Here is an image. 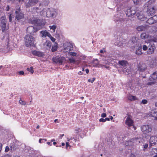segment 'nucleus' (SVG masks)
Returning <instances> with one entry per match:
<instances>
[{
    "instance_id": "obj_24",
    "label": "nucleus",
    "mask_w": 157,
    "mask_h": 157,
    "mask_svg": "<svg viewBox=\"0 0 157 157\" xmlns=\"http://www.w3.org/2000/svg\"><path fill=\"white\" fill-rule=\"evenodd\" d=\"M150 115L152 117H154L155 118V117H157V110H152L151 112Z\"/></svg>"
},
{
    "instance_id": "obj_60",
    "label": "nucleus",
    "mask_w": 157,
    "mask_h": 157,
    "mask_svg": "<svg viewBox=\"0 0 157 157\" xmlns=\"http://www.w3.org/2000/svg\"><path fill=\"white\" fill-rule=\"evenodd\" d=\"M152 84H154V82H148L147 83V85H151Z\"/></svg>"
},
{
    "instance_id": "obj_34",
    "label": "nucleus",
    "mask_w": 157,
    "mask_h": 157,
    "mask_svg": "<svg viewBox=\"0 0 157 157\" xmlns=\"http://www.w3.org/2000/svg\"><path fill=\"white\" fill-rule=\"evenodd\" d=\"M27 70L28 71H30L32 74H33L34 72L33 67H31L30 68H27Z\"/></svg>"
},
{
    "instance_id": "obj_19",
    "label": "nucleus",
    "mask_w": 157,
    "mask_h": 157,
    "mask_svg": "<svg viewBox=\"0 0 157 157\" xmlns=\"http://www.w3.org/2000/svg\"><path fill=\"white\" fill-rule=\"evenodd\" d=\"M40 33L42 35L41 36L43 37H45L47 36L48 37L49 36H50V34L46 30L41 31Z\"/></svg>"
},
{
    "instance_id": "obj_59",
    "label": "nucleus",
    "mask_w": 157,
    "mask_h": 157,
    "mask_svg": "<svg viewBox=\"0 0 157 157\" xmlns=\"http://www.w3.org/2000/svg\"><path fill=\"white\" fill-rule=\"evenodd\" d=\"M130 157H136L135 156V155L133 154H131V155H130Z\"/></svg>"
},
{
    "instance_id": "obj_20",
    "label": "nucleus",
    "mask_w": 157,
    "mask_h": 157,
    "mask_svg": "<svg viewBox=\"0 0 157 157\" xmlns=\"http://www.w3.org/2000/svg\"><path fill=\"white\" fill-rule=\"evenodd\" d=\"M1 25L6 24L7 21L6 17L5 16L1 17L0 18Z\"/></svg>"
},
{
    "instance_id": "obj_44",
    "label": "nucleus",
    "mask_w": 157,
    "mask_h": 157,
    "mask_svg": "<svg viewBox=\"0 0 157 157\" xmlns=\"http://www.w3.org/2000/svg\"><path fill=\"white\" fill-rule=\"evenodd\" d=\"M143 146L144 149H146L148 147V144L147 143L143 145Z\"/></svg>"
},
{
    "instance_id": "obj_22",
    "label": "nucleus",
    "mask_w": 157,
    "mask_h": 157,
    "mask_svg": "<svg viewBox=\"0 0 157 157\" xmlns=\"http://www.w3.org/2000/svg\"><path fill=\"white\" fill-rule=\"evenodd\" d=\"M79 135L78 134H77L76 135V136L75 137H71L70 139H68V140L69 141L70 140H72L73 139H74L75 142H76L77 141H79Z\"/></svg>"
},
{
    "instance_id": "obj_37",
    "label": "nucleus",
    "mask_w": 157,
    "mask_h": 157,
    "mask_svg": "<svg viewBox=\"0 0 157 157\" xmlns=\"http://www.w3.org/2000/svg\"><path fill=\"white\" fill-rule=\"evenodd\" d=\"M152 17L155 23L157 22V15H154Z\"/></svg>"
},
{
    "instance_id": "obj_39",
    "label": "nucleus",
    "mask_w": 157,
    "mask_h": 157,
    "mask_svg": "<svg viewBox=\"0 0 157 157\" xmlns=\"http://www.w3.org/2000/svg\"><path fill=\"white\" fill-rule=\"evenodd\" d=\"M95 79V78H93L92 79H89L88 80V81L89 82H91V83H92L94 81V80Z\"/></svg>"
},
{
    "instance_id": "obj_45",
    "label": "nucleus",
    "mask_w": 157,
    "mask_h": 157,
    "mask_svg": "<svg viewBox=\"0 0 157 157\" xmlns=\"http://www.w3.org/2000/svg\"><path fill=\"white\" fill-rule=\"evenodd\" d=\"M138 140V138H133L131 139V141L135 143V142Z\"/></svg>"
},
{
    "instance_id": "obj_15",
    "label": "nucleus",
    "mask_w": 157,
    "mask_h": 157,
    "mask_svg": "<svg viewBox=\"0 0 157 157\" xmlns=\"http://www.w3.org/2000/svg\"><path fill=\"white\" fill-rule=\"evenodd\" d=\"M157 142V136H151L150 139V143L151 145L150 147L152 144H155Z\"/></svg>"
},
{
    "instance_id": "obj_61",
    "label": "nucleus",
    "mask_w": 157,
    "mask_h": 157,
    "mask_svg": "<svg viewBox=\"0 0 157 157\" xmlns=\"http://www.w3.org/2000/svg\"><path fill=\"white\" fill-rule=\"evenodd\" d=\"M85 71H86V72L87 74H88L89 73V70L88 69H86V70H85Z\"/></svg>"
},
{
    "instance_id": "obj_63",
    "label": "nucleus",
    "mask_w": 157,
    "mask_h": 157,
    "mask_svg": "<svg viewBox=\"0 0 157 157\" xmlns=\"http://www.w3.org/2000/svg\"><path fill=\"white\" fill-rule=\"evenodd\" d=\"M45 140H42V141L44 142L43 143H45L46 142V141L47 140L46 139H45Z\"/></svg>"
},
{
    "instance_id": "obj_56",
    "label": "nucleus",
    "mask_w": 157,
    "mask_h": 157,
    "mask_svg": "<svg viewBox=\"0 0 157 157\" xmlns=\"http://www.w3.org/2000/svg\"><path fill=\"white\" fill-rule=\"evenodd\" d=\"M2 148V144H0V152H1Z\"/></svg>"
},
{
    "instance_id": "obj_17",
    "label": "nucleus",
    "mask_w": 157,
    "mask_h": 157,
    "mask_svg": "<svg viewBox=\"0 0 157 157\" xmlns=\"http://www.w3.org/2000/svg\"><path fill=\"white\" fill-rule=\"evenodd\" d=\"M32 53L34 55L36 56L39 57H42L44 56V54L43 52L36 50L32 51Z\"/></svg>"
},
{
    "instance_id": "obj_3",
    "label": "nucleus",
    "mask_w": 157,
    "mask_h": 157,
    "mask_svg": "<svg viewBox=\"0 0 157 157\" xmlns=\"http://www.w3.org/2000/svg\"><path fill=\"white\" fill-rule=\"evenodd\" d=\"M140 129L143 134L147 135L148 133L151 132L152 128L149 124L143 125L140 127Z\"/></svg>"
},
{
    "instance_id": "obj_13",
    "label": "nucleus",
    "mask_w": 157,
    "mask_h": 157,
    "mask_svg": "<svg viewBox=\"0 0 157 157\" xmlns=\"http://www.w3.org/2000/svg\"><path fill=\"white\" fill-rule=\"evenodd\" d=\"M138 68L139 71H143L146 69L147 67L145 63L143 62H140L138 65Z\"/></svg>"
},
{
    "instance_id": "obj_33",
    "label": "nucleus",
    "mask_w": 157,
    "mask_h": 157,
    "mask_svg": "<svg viewBox=\"0 0 157 157\" xmlns=\"http://www.w3.org/2000/svg\"><path fill=\"white\" fill-rule=\"evenodd\" d=\"M45 44L49 48H50L51 46L52 43L50 41L47 40L45 42Z\"/></svg>"
},
{
    "instance_id": "obj_53",
    "label": "nucleus",
    "mask_w": 157,
    "mask_h": 157,
    "mask_svg": "<svg viewBox=\"0 0 157 157\" xmlns=\"http://www.w3.org/2000/svg\"><path fill=\"white\" fill-rule=\"evenodd\" d=\"M33 10H34L36 11L37 12V10H39V8L38 7H35L33 8Z\"/></svg>"
},
{
    "instance_id": "obj_23",
    "label": "nucleus",
    "mask_w": 157,
    "mask_h": 157,
    "mask_svg": "<svg viewBox=\"0 0 157 157\" xmlns=\"http://www.w3.org/2000/svg\"><path fill=\"white\" fill-rule=\"evenodd\" d=\"M136 29L138 31H143L145 29L146 27L143 25L139 26L137 27Z\"/></svg>"
},
{
    "instance_id": "obj_40",
    "label": "nucleus",
    "mask_w": 157,
    "mask_h": 157,
    "mask_svg": "<svg viewBox=\"0 0 157 157\" xmlns=\"http://www.w3.org/2000/svg\"><path fill=\"white\" fill-rule=\"evenodd\" d=\"M19 103L20 104L24 105L26 104V103L25 101H22L21 99L19 100Z\"/></svg>"
},
{
    "instance_id": "obj_42",
    "label": "nucleus",
    "mask_w": 157,
    "mask_h": 157,
    "mask_svg": "<svg viewBox=\"0 0 157 157\" xmlns=\"http://www.w3.org/2000/svg\"><path fill=\"white\" fill-rule=\"evenodd\" d=\"M143 49L144 51H146L147 50L148 47L145 45H144L143 46Z\"/></svg>"
},
{
    "instance_id": "obj_47",
    "label": "nucleus",
    "mask_w": 157,
    "mask_h": 157,
    "mask_svg": "<svg viewBox=\"0 0 157 157\" xmlns=\"http://www.w3.org/2000/svg\"><path fill=\"white\" fill-rule=\"evenodd\" d=\"M9 19L10 22H11L12 20V14H10V15L9 16Z\"/></svg>"
},
{
    "instance_id": "obj_32",
    "label": "nucleus",
    "mask_w": 157,
    "mask_h": 157,
    "mask_svg": "<svg viewBox=\"0 0 157 157\" xmlns=\"http://www.w3.org/2000/svg\"><path fill=\"white\" fill-rule=\"evenodd\" d=\"M133 3L136 5H138L140 4V0H133Z\"/></svg>"
},
{
    "instance_id": "obj_30",
    "label": "nucleus",
    "mask_w": 157,
    "mask_h": 157,
    "mask_svg": "<svg viewBox=\"0 0 157 157\" xmlns=\"http://www.w3.org/2000/svg\"><path fill=\"white\" fill-rule=\"evenodd\" d=\"M49 27L51 29H52L53 30V32H54L56 28V25H54L52 26H49Z\"/></svg>"
},
{
    "instance_id": "obj_14",
    "label": "nucleus",
    "mask_w": 157,
    "mask_h": 157,
    "mask_svg": "<svg viewBox=\"0 0 157 157\" xmlns=\"http://www.w3.org/2000/svg\"><path fill=\"white\" fill-rule=\"evenodd\" d=\"M126 15H128V16L129 17L130 16L133 15L137 13L136 10L133 8H131L130 9L127 10L126 12Z\"/></svg>"
},
{
    "instance_id": "obj_27",
    "label": "nucleus",
    "mask_w": 157,
    "mask_h": 157,
    "mask_svg": "<svg viewBox=\"0 0 157 157\" xmlns=\"http://www.w3.org/2000/svg\"><path fill=\"white\" fill-rule=\"evenodd\" d=\"M141 38L143 39H145L148 37V36L146 33H141L140 35Z\"/></svg>"
},
{
    "instance_id": "obj_36",
    "label": "nucleus",
    "mask_w": 157,
    "mask_h": 157,
    "mask_svg": "<svg viewBox=\"0 0 157 157\" xmlns=\"http://www.w3.org/2000/svg\"><path fill=\"white\" fill-rule=\"evenodd\" d=\"M75 131L76 132V133L78 134L80 132H81L82 131V129L80 128H76L75 129Z\"/></svg>"
},
{
    "instance_id": "obj_25",
    "label": "nucleus",
    "mask_w": 157,
    "mask_h": 157,
    "mask_svg": "<svg viewBox=\"0 0 157 157\" xmlns=\"http://www.w3.org/2000/svg\"><path fill=\"white\" fill-rule=\"evenodd\" d=\"M146 23L148 24V25H151L155 23L152 17L148 19L146 21Z\"/></svg>"
},
{
    "instance_id": "obj_9",
    "label": "nucleus",
    "mask_w": 157,
    "mask_h": 157,
    "mask_svg": "<svg viewBox=\"0 0 157 157\" xmlns=\"http://www.w3.org/2000/svg\"><path fill=\"white\" fill-rule=\"evenodd\" d=\"M147 13L149 16H152L154 15L155 12V10L153 7H151L147 6Z\"/></svg>"
},
{
    "instance_id": "obj_8",
    "label": "nucleus",
    "mask_w": 157,
    "mask_h": 157,
    "mask_svg": "<svg viewBox=\"0 0 157 157\" xmlns=\"http://www.w3.org/2000/svg\"><path fill=\"white\" fill-rule=\"evenodd\" d=\"M64 58L61 57L56 56L52 58V60L56 63L61 65L63 62Z\"/></svg>"
},
{
    "instance_id": "obj_1",
    "label": "nucleus",
    "mask_w": 157,
    "mask_h": 157,
    "mask_svg": "<svg viewBox=\"0 0 157 157\" xmlns=\"http://www.w3.org/2000/svg\"><path fill=\"white\" fill-rule=\"evenodd\" d=\"M25 45L27 47L34 46L35 39L32 36L27 34L25 38Z\"/></svg>"
},
{
    "instance_id": "obj_11",
    "label": "nucleus",
    "mask_w": 157,
    "mask_h": 157,
    "mask_svg": "<svg viewBox=\"0 0 157 157\" xmlns=\"http://www.w3.org/2000/svg\"><path fill=\"white\" fill-rule=\"evenodd\" d=\"M27 32L30 34H33L37 31L36 29H35L34 27L33 26H29L27 29Z\"/></svg>"
},
{
    "instance_id": "obj_35",
    "label": "nucleus",
    "mask_w": 157,
    "mask_h": 157,
    "mask_svg": "<svg viewBox=\"0 0 157 157\" xmlns=\"http://www.w3.org/2000/svg\"><path fill=\"white\" fill-rule=\"evenodd\" d=\"M69 60L71 63L74 64L75 63V60L73 58L69 59Z\"/></svg>"
},
{
    "instance_id": "obj_2",
    "label": "nucleus",
    "mask_w": 157,
    "mask_h": 157,
    "mask_svg": "<svg viewBox=\"0 0 157 157\" xmlns=\"http://www.w3.org/2000/svg\"><path fill=\"white\" fill-rule=\"evenodd\" d=\"M43 15H46V17H52L56 13V11L54 9L52 8H47L44 9L40 12V13L43 14Z\"/></svg>"
},
{
    "instance_id": "obj_29",
    "label": "nucleus",
    "mask_w": 157,
    "mask_h": 157,
    "mask_svg": "<svg viewBox=\"0 0 157 157\" xmlns=\"http://www.w3.org/2000/svg\"><path fill=\"white\" fill-rule=\"evenodd\" d=\"M2 31L3 32H4L6 30V24H3L1 25Z\"/></svg>"
},
{
    "instance_id": "obj_50",
    "label": "nucleus",
    "mask_w": 157,
    "mask_h": 157,
    "mask_svg": "<svg viewBox=\"0 0 157 157\" xmlns=\"http://www.w3.org/2000/svg\"><path fill=\"white\" fill-rule=\"evenodd\" d=\"M19 72V73L20 75H24V72L22 71H19V72Z\"/></svg>"
},
{
    "instance_id": "obj_6",
    "label": "nucleus",
    "mask_w": 157,
    "mask_h": 157,
    "mask_svg": "<svg viewBox=\"0 0 157 157\" xmlns=\"http://www.w3.org/2000/svg\"><path fill=\"white\" fill-rule=\"evenodd\" d=\"M31 23L36 26H42L45 25V23L42 20L37 19V18L33 17L31 21Z\"/></svg>"
},
{
    "instance_id": "obj_10",
    "label": "nucleus",
    "mask_w": 157,
    "mask_h": 157,
    "mask_svg": "<svg viewBox=\"0 0 157 157\" xmlns=\"http://www.w3.org/2000/svg\"><path fill=\"white\" fill-rule=\"evenodd\" d=\"M39 2V0H29L25 6L27 8L35 6Z\"/></svg>"
},
{
    "instance_id": "obj_41",
    "label": "nucleus",
    "mask_w": 157,
    "mask_h": 157,
    "mask_svg": "<svg viewBox=\"0 0 157 157\" xmlns=\"http://www.w3.org/2000/svg\"><path fill=\"white\" fill-rule=\"evenodd\" d=\"M147 101L146 99H143L141 102V103L143 104H147Z\"/></svg>"
},
{
    "instance_id": "obj_64",
    "label": "nucleus",
    "mask_w": 157,
    "mask_h": 157,
    "mask_svg": "<svg viewBox=\"0 0 157 157\" xmlns=\"http://www.w3.org/2000/svg\"><path fill=\"white\" fill-rule=\"evenodd\" d=\"M13 157H20V156L18 155H15Z\"/></svg>"
},
{
    "instance_id": "obj_26",
    "label": "nucleus",
    "mask_w": 157,
    "mask_h": 157,
    "mask_svg": "<svg viewBox=\"0 0 157 157\" xmlns=\"http://www.w3.org/2000/svg\"><path fill=\"white\" fill-rule=\"evenodd\" d=\"M58 44L56 43H55L52 46V48L51 49L52 52H55L57 51L58 48L57 45Z\"/></svg>"
},
{
    "instance_id": "obj_62",
    "label": "nucleus",
    "mask_w": 157,
    "mask_h": 157,
    "mask_svg": "<svg viewBox=\"0 0 157 157\" xmlns=\"http://www.w3.org/2000/svg\"><path fill=\"white\" fill-rule=\"evenodd\" d=\"M132 126H133V128H134V130H136V127H135V125H134V124H133V125H132Z\"/></svg>"
},
{
    "instance_id": "obj_16",
    "label": "nucleus",
    "mask_w": 157,
    "mask_h": 157,
    "mask_svg": "<svg viewBox=\"0 0 157 157\" xmlns=\"http://www.w3.org/2000/svg\"><path fill=\"white\" fill-rule=\"evenodd\" d=\"M148 49L147 51V53L148 54H151L153 53L155 48V46L150 44L148 46Z\"/></svg>"
},
{
    "instance_id": "obj_28",
    "label": "nucleus",
    "mask_w": 157,
    "mask_h": 157,
    "mask_svg": "<svg viewBox=\"0 0 157 157\" xmlns=\"http://www.w3.org/2000/svg\"><path fill=\"white\" fill-rule=\"evenodd\" d=\"M128 99L131 101H135L137 100V98L136 96L131 95L129 96Z\"/></svg>"
},
{
    "instance_id": "obj_7",
    "label": "nucleus",
    "mask_w": 157,
    "mask_h": 157,
    "mask_svg": "<svg viewBox=\"0 0 157 157\" xmlns=\"http://www.w3.org/2000/svg\"><path fill=\"white\" fill-rule=\"evenodd\" d=\"M125 121V124L128 127L132 126L134 124L133 121L132 119V117L129 114H127V116Z\"/></svg>"
},
{
    "instance_id": "obj_43",
    "label": "nucleus",
    "mask_w": 157,
    "mask_h": 157,
    "mask_svg": "<svg viewBox=\"0 0 157 157\" xmlns=\"http://www.w3.org/2000/svg\"><path fill=\"white\" fill-rule=\"evenodd\" d=\"M69 54L70 55L74 56H75L77 55V53L75 52H70Z\"/></svg>"
},
{
    "instance_id": "obj_57",
    "label": "nucleus",
    "mask_w": 157,
    "mask_h": 157,
    "mask_svg": "<svg viewBox=\"0 0 157 157\" xmlns=\"http://www.w3.org/2000/svg\"><path fill=\"white\" fill-rule=\"evenodd\" d=\"M4 157H11V156L8 154H6L4 155Z\"/></svg>"
},
{
    "instance_id": "obj_4",
    "label": "nucleus",
    "mask_w": 157,
    "mask_h": 157,
    "mask_svg": "<svg viewBox=\"0 0 157 157\" xmlns=\"http://www.w3.org/2000/svg\"><path fill=\"white\" fill-rule=\"evenodd\" d=\"M15 13V19L17 20H19L24 17V14L21 11L20 7L19 6H17L16 7Z\"/></svg>"
},
{
    "instance_id": "obj_38",
    "label": "nucleus",
    "mask_w": 157,
    "mask_h": 157,
    "mask_svg": "<svg viewBox=\"0 0 157 157\" xmlns=\"http://www.w3.org/2000/svg\"><path fill=\"white\" fill-rule=\"evenodd\" d=\"M48 37L50 38L51 40L53 42H55L56 40V39L53 37L52 36L51 34H50V36H49Z\"/></svg>"
},
{
    "instance_id": "obj_31",
    "label": "nucleus",
    "mask_w": 157,
    "mask_h": 157,
    "mask_svg": "<svg viewBox=\"0 0 157 157\" xmlns=\"http://www.w3.org/2000/svg\"><path fill=\"white\" fill-rule=\"evenodd\" d=\"M110 120V119L108 118H106L105 119H103L102 118H101L99 119L100 122H105L106 121H109Z\"/></svg>"
},
{
    "instance_id": "obj_54",
    "label": "nucleus",
    "mask_w": 157,
    "mask_h": 157,
    "mask_svg": "<svg viewBox=\"0 0 157 157\" xmlns=\"http://www.w3.org/2000/svg\"><path fill=\"white\" fill-rule=\"evenodd\" d=\"M68 146L70 147V146L69 145L68 143V142H67L66 143V148H67Z\"/></svg>"
},
{
    "instance_id": "obj_49",
    "label": "nucleus",
    "mask_w": 157,
    "mask_h": 157,
    "mask_svg": "<svg viewBox=\"0 0 157 157\" xmlns=\"http://www.w3.org/2000/svg\"><path fill=\"white\" fill-rule=\"evenodd\" d=\"M42 140H45V139H40L39 140V142L40 143H43L44 142V141H42Z\"/></svg>"
},
{
    "instance_id": "obj_46",
    "label": "nucleus",
    "mask_w": 157,
    "mask_h": 157,
    "mask_svg": "<svg viewBox=\"0 0 157 157\" xmlns=\"http://www.w3.org/2000/svg\"><path fill=\"white\" fill-rule=\"evenodd\" d=\"M9 148L8 146H6V147L5 149V152H7L9 151Z\"/></svg>"
},
{
    "instance_id": "obj_48",
    "label": "nucleus",
    "mask_w": 157,
    "mask_h": 157,
    "mask_svg": "<svg viewBox=\"0 0 157 157\" xmlns=\"http://www.w3.org/2000/svg\"><path fill=\"white\" fill-rule=\"evenodd\" d=\"M106 116V114L105 113H103L101 114V117H105Z\"/></svg>"
},
{
    "instance_id": "obj_58",
    "label": "nucleus",
    "mask_w": 157,
    "mask_h": 157,
    "mask_svg": "<svg viewBox=\"0 0 157 157\" xmlns=\"http://www.w3.org/2000/svg\"><path fill=\"white\" fill-rule=\"evenodd\" d=\"M47 144L49 145L50 146H51L52 145V142H51H51H47Z\"/></svg>"
},
{
    "instance_id": "obj_52",
    "label": "nucleus",
    "mask_w": 157,
    "mask_h": 157,
    "mask_svg": "<svg viewBox=\"0 0 157 157\" xmlns=\"http://www.w3.org/2000/svg\"><path fill=\"white\" fill-rule=\"evenodd\" d=\"M10 6L9 5H8L6 7V11H8L10 10Z\"/></svg>"
},
{
    "instance_id": "obj_12",
    "label": "nucleus",
    "mask_w": 157,
    "mask_h": 157,
    "mask_svg": "<svg viewBox=\"0 0 157 157\" xmlns=\"http://www.w3.org/2000/svg\"><path fill=\"white\" fill-rule=\"evenodd\" d=\"M136 15L138 18L141 21H143L145 20L146 18L144 16L143 14V12L140 11L137 13Z\"/></svg>"
},
{
    "instance_id": "obj_21",
    "label": "nucleus",
    "mask_w": 157,
    "mask_h": 157,
    "mask_svg": "<svg viewBox=\"0 0 157 157\" xmlns=\"http://www.w3.org/2000/svg\"><path fill=\"white\" fill-rule=\"evenodd\" d=\"M136 54L137 55H140L142 54V47L140 46L138 48L136 51Z\"/></svg>"
},
{
    "instance_id": "obj_5",
    "label": "nucleus",
    "mask_w": 157,
    "mask_h": 157,
    "mask_svg": "<svg viewBox=\"0 0 157 157\" xmlns=\"http://www.w3.org/2000/svg\"><path fill=\"white\" fill-rule=\"evenodd\" d=\"M119 65L123 67L124 68L123 72L126 75H128L130 71L129 69H126L127 65L128 64V62L124 60L119 61L118 63Z\"/></svg>"
},
{
    "instance_id": "obj_51",
    "label": "nucleus",
    "mask_w": 157,
    "mask_h": 157,
    "mask_svg": "<svg viewBox=\"0 0 157 157\" xmlns=\"http://www.w3.org/2000/svg\"><path fill=\"white\" fill-rule=\"evenodd\" d=\"M72 48H71L69 46H67V48H66V49H67V50H68H68L71 51Z\"/></svg>"
},
{
    "instance_id": "obj_55",
    "label": "nucleus",
    "mask_w": 157,
    "mask_h": 157,
    "mask_svg": "<svg viewBox=\"0 0 157 157\" xmlns=\"http://www.w3.org/2000/svg\"><path fill=\"white\" fill-rule=\"evenodd\" d=\"M78 74L79 75H82L83 74V73L81 71H79L78 72Z\"/></svg>"
},
{
    "instance_id": "obj_18",
    "label": "nucleus",
    "mask_w": 157,
    "mask_h": 157,
    "mask_svg": "<svg viewBox=\"0 0 157 157\" xmlns=\"http://www.w3.org/2000/svg\"><path fill=\"white\" fill-rule=\"evenodd\" d=\"M157 78V72H155L151 75L150 76L149 79L151 81H154Z\"/></svg>"
}]
</instances>
